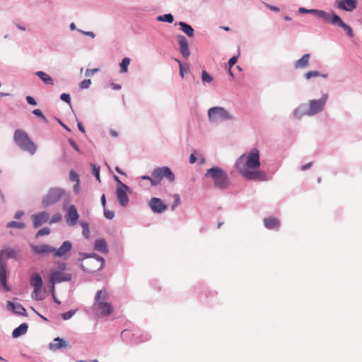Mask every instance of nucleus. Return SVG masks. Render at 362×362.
Returning <instances> with one entry per match:
<instances>
[{
  "mask_svg": "<svg viewBox=\"0 0 362 362\" xmlns=\"http://www.w3.org/2000/svg\"><path fill=\"white\" fill-rule=\"evenodd\" d=\"M260 166L259 160H238L235 167L239 173L248 180H265L264 174L257 170Z\"/></svg>",
  "mask_w": 362,
  "mask_h": 362,
  "instance_id": "nucleus-1",
  "label": "nucleus"
},
{
  "mask_svg": "<svg viewBox=\"0 0 362 362\" xmlns=\"http://www.w3.org/2000/svg\"><path fill=\"white\" fill-rule=\"evenodd\" d=\"M108 293L105 289L100 290L95 297L93 308L103 316H108L113 312V308L108 301Z\"/></svg>",
  "mask_w": 362,
  "mask_h": 362,
  "instance_id": "nucleus-2",
  "label": "nucleus"
},
{
  "mask_svg": "<svg viewBox=\"0 0 362 362\" xmlns=\"http://www.w3.org/2000/svg\"><path fill=\"white\" fill-rule=\"evenodd\" d=\"M15 144L23 151L33 155L37 151L36 144L30 139L28 134L22 129H18L13 135Z\"/></svg>",
  "mask_w": 362,
  "mask_h": 362,
  "instance_id": "nucleus-3",
  "label": "nucleus"
},
{
  "mask_svg": "<svg viewBox=\"0 0 362 362\" xmlns=\"http://www.w3.org/2000/svg\"><path fill=\"white\" fill-rule=\"evenodd\" d=\"M206 176L211 177L216 187L224 189L228 187L230 184L229 179L225 172L219 168H211L206 173Z\"/></svg>",
  "mask_w": 362,
  "mask_h": 362,
  "instance_id": "nucleus-4",
  "label": "nucleus"
},
{
  "mask_svg": "<svg viewBox=\"0 0 362 362\" xmlns=\"http://www.w3.org/2000/svg\"><path fill=\"white\" fill-rule=\"evenodd\" d=\"M103 266L104 259L95 254L86 256L81 263L83 270L87 272H95L102 269Z\"/></svg>",
  "mask_w": 362,
  "mask_h": 362,
  "instance_id": "nucleus-5",
  "label": "nucleus"
},
{
  "mask_svg": "<svg viewBox=\"0 0 362 362\" xmlns=\"http://www.w3.org/2000/svg\"><path fill=\"white\" fill-rule=\"evenodd\" d=\"M208 117L210 122L232 120L233 116L223 107L215 106L208 110Z\"/></svg>",
  "mask_w": 362,
  "mask_h": 362,
  "instance_id": "nucleus-6",
  "label": "nucleus"
},
{
  "mask_svg": "<svg viewBox=\"0 0 362 362\" xmlns=\"http://www.w3.org/2000/svg\"><path fill=\"white\" fill-rule=\"evenodd\" d=\"M59 270L54 271L50 274V281L52 284V291L54 292V284L57 283H61L63 281H69L72 278L71 273L65 272L66 264H61L59 267Z\"/></svg>",
  "mask_w": 362,
  "mask_h": 362,
  "instance_id": "nucleus-7",
  "label": "nucleus"
},
{
  "mask_svg": "<svg viewBox=\"0 0 362 362\" xmlns=\"http://www.w3.org/2000/svg\"><path fill=\"white\" fill-rule=\"evenodd\" d=\"M64 190L60 188L50 189L47 194L42 199V205L47 207L59 201L64 195Z\"/></svg>",
  "mask_w": 362,
  "mask_h": 362,
  "instance_id": "nucleus-8",
  "label": "nucleus"
},
{
  "mask_svg": "<svg viewBox=\"0 0 362 362\" xmlns=\"http://www.w3.org/2000/svg\"><path fill=\"white\" fill-rule=\"evenodd\" d=\"M328 94L324 93L321 98L317 100H310L309 102V116L315 115L319 112H321L324 108L326 102L328 100Z\"/></svg>",
  "mask_w": 362,
  "mask_h": 362,
  "instance_id": "nucleus-9",
  "label": "nucleus"
},
{
  "mask_svg": "<svg viewBox=\"0 0 362 362\" xmlns=\"http://www.w3.org/2000/svg\"><path fill=\"white\" fill-rule=\"evenodd\" d=\"M129 189V187L126 185L120 182V185H118L116 189L117 199L119 204L122 206L127 205L129 202V197L127 192Z\"/></svg>",
  "mask_w": 362,
  "mask_h": 362,
  "instance_id": "nucleus-10",
  "label": "nucleus"
},
{
  "mask_svg": "<svg viewBox=\"0 0 362 362\" xmlns=\"http://www.w3.org/2000/svg\"><path fill=\"white\" fill-rule=\"evenodd\" d=\"M152 175L158 180H161L163 177H166L170 182L175 180V175L168 167L159 168L154 170Z\"/></svg>",
  "mask_w": 362,
  "mask_h": 362,
  "instance_id": "nucleus-11",
  "label": "nucleus"
},
{
  "mask_svg": "<svg viewBox=\"0 0 362 362\" xmlns=\"http://www.w3.org/2000/svg\"><path fill=\"white\" fill-rule=\"evenodd\" d=\"M176 38L179 45L180 52L182 54V57L184 59H187L191 53L187 39L182 35H177Z\"/></svg>",
  "mask_w": 362,
  "mask_h": 362,
  "instance_id": "nucleus-12",
  "label": "nucleus"
},
{
  "mask_svg": "<svg viewBox=\"0 0 362 362\" xmlns=\"http://www.w3.org/2000/svg\"><path fill=\"white\" fill-rule=\"evenodd\" d=\"M314 15L322 19L325 23L332 25L337 14L334 11H331L329 13L320 9L315 8Z\"/></svg>",
  "mask_w": 362,
  "mask_h": 362,
  "instance_id": "nucleus-13",
  "label": "nucleus"
},
{
  "mask_svg": "<svg viewBox=\"0 0 362 362\" xmlns=\"http://www.w3.org/2000/svg\"><path fill=\"white\" fill-rule=\"evenodd\" d=\"M79 215L74 205H70L65 216L66 221L69 226H75L78 219Z\"/></svg>",
  "mask_w": 362,
  "mask_h": 362,
  "instance_id": "nucleus-14",
  "label": "nucleus"
},
{
  "mask_svg": "<svg viewBox=\"0 0 362 362\" xmlns=\"http://www.w3.org/2000/svg\"><path fill=\"white\" fill-rule=\"evenodd\" d=\"M31 219L35 228L40 227L49 219V214L46 211L40 212L32 215Z\"/></svg>",
  "mask_w": 362,
  "mask_h": 362,
  "instance_id": "nucleus-15",
  "label": "nucleus"
},
{
  "mask_svg": "<svg viewBox=\"0 0 362 362\" xmlns=\"http://www.w3.org/2000/svg\"><path fill=\"white\" fill-rule=\"evenodd\" d=\"M149 206L154 213L158 214H161L168 209V206L160 199L156 197H153L150 200Z\"/></svg>",
  "mask_w": 362,
  "mask_h": 362,
  "instance_id": "nucleus-16",
  "label": "nucleus"
},
{
  "mask_svg": "<svg viewBox=\"0 0 362 362\" xmlns=\"http://www.w3.org/2000/svg\"><path fill=\"white\" fill-rule=\"evenodd\" d=\"M358 5L357 0H337V6L342 11L351 12L354 11Z\"/></svg>",
  "mask_w": 362,
  "mask_h": 362,
  "instance_id": "nucleus-17",
  "label": "nucleus"
},
{
  "mask_svg": "<svg viewBox=\"0 0 362 362\" xmlns=\"http://www.w3.org/2000/svg\"><path fill=\"white\" fill-rule=\"evenodd\" d=\"M332 25L342 28L349 37H354V34L353 29L350 27V25L345 23L338 14H337Z\"/></svg>",
  "mask_w": 362,
  "mask_h": 362,
  "instance_id": "nucleus-18",
  "label": "nucleus"
},
{
  "mask_svg": "<svg viewBox=\"0 0 362 362\" xmlns=\"http://www.w3.org/2000/svg\"><path fill=\"white\" fill-rule=\"evenodd\" d=\"M30 247L32 251L37 255H46L52 253L54 251V248L48 245H31Z\"/></svg>",
  "mask_w": 362,
  "mask_h": 362,
  "instance_id": "nucleus-19",
  "label": "nucleus"
},
{
  "mask_svg": "<svg viewBox=\"0 0 362 362\" xmlns=\"http://www.w3.org/2000/svg\"><path fill=\"white\" fill-rule=\"evenodd\" d=\"M71 247L72 245L70 242L65 241L59 249L54 248V251L52 253L54 254V257H64L66 253L71 250Z\"/></svg>",
  "mask_w": 362,
  "mask_h": 362,
  "instance_id": "nucleus-20",
  "label": "nucleus"
},
{
  "mask_svg": "<svg viewBox=\"0 0 362 362\" xmlns=\"http://www.w3.org/2000/svg\"><path fill=\"white\" fill-rule=\"evenodd\" d=\"M0 286H2L6 291L8 290L6 284V264L1 259H0Z\"/></svg>",
  "mask_w": 362,
  "mask_h": 362,
  "instance_id": "nucleus-21",
  "label": "nucleus"
},
{
  "mask_svg": "<svg viewBox=\"0 0 362 362\" xmlns=\"http://www.w3.org/2000/svg\"><path fill=\"white\" fill-rule=\"evenodd\" d=\"M7 306H8V310H12L13 312H14L16 314L21 315L23 316H27L26 310L23 307L22 305H21L19 303L15 304L11 301H8Z\"/></svg>",
  "mask_w": 362,
  "mask_h": 362,
  "instance_id": "nucleus-22",
  "label": "nucleus"
},
{
  "mask_svg": "<svg viewBox=\"0 0 362 362\" xmlns=\"http://www.w3.org/2000/svg\"><path fill=\"white\" fill-rule=\"evenodd\" d=\"M293 117L297 119H300L305 115H309V110L307 105L305 103L300 104L293 112Z\"/></svg>",
  "mask_w": 362,
  "mask_h": 362,
  "instance_id": "nucleus-23",
  "label": "nucleus"
},
{
  "mask_svg": "<svg viewBox=\"0 0 362 362\" xmlns=\"http://www.w3.org/2000/svg\"><path fill=\"white\" fill-rule=\"evenodd\" d=\"M177 25L180 26V30L185 33L189 37H193L194 36V30L189 23L180 21L177 23Z\"/></svg>",
  "mask_w": 362,
  "mask_h": 362,
  "instance_id": "nucleus-24",
  "label": "nucleus"
},
{
  "mask_svg": "<svg viewBox=\"0 0 362 362\" xmlns=\"http://www.w3.org/2000/svg\"><path fill=\"white\" fill-rule=\"evenodd\" d=\"M94 249L102 253H107V243L104 238H98L95 240L94 243Z\"/></svg>",
  "mask_w": 362,
  "mask_h": 362,
  "instance_id": "nucleus-25",
  "label": "nucleus"
},
{
  "mask_svg": "<svg viewBox=\"0 0 362 362\" xmlns=\"http://www.w3.org/2000/svg\"><path fill=\"white\" fill-rule=\"evenodd\" d=\"M310 54H304L299 59L295 62V69H303L308 66L309 64V59L310 58Z\"/></svg>",
  "mask_w": 362,
  "mask_h": 362,
  "instance_id": "nucleus-26",
  "label": "nucleus"
},
{
  "mask_svg": "<svg viewBox=\"0 0 362 362\" xmlns=\"http://www.w3.org/2000/svg\"><path fill=\"white\" fill-rule=\"evenodd\" d=\"M42 279L40 275L37 273L32 274L30 278V284L36 290H40L42 286Z\"/></svg>",
  "mask_w": 362,
  "mask_h": 362,
  "instance_id": "nucleus-27",
  "label": "nucleus"
},
{
  "mask_svg": "<svg viewBox=\"0 0 362 362\" xmlns=\"http://www.w3.org/2000/svg\"><path fill=\"white\" fill-rule=\"evenodd\" d=\"M264 224L268 229H276L279 228L280 222L276 218L269 217L264 219Z\"/></svg>",
  "mask_w": 362,
  "mask_h": 362,
  "instance_id": "nucleus-28",
  "label": "nucleus"
},
{
  "mask_svg": "<svg viewBox=\"0 0 362 362\" xmlns=\"http://www.w3.org/2000/svg\"><path fill=\"white\" fill-rule=\"evenodd\" d=\"M36 76L46 85H54V80L47 73L42 71H38L35 73Z\"/></svg>",
  "mask_w": 362,
  "mask_h": 362,
  "instance_id": "nucleus-29",
  "label": "nucleus"
},
{
  "mask_svg": "<svg viewBox=\"0 0 362 362\" xmlns=\"http://www.w3.org/2000/svg\"><path fill=\"white\" fill-rule=\"evenodd\" d=\"M54 341L56 342L54 344L50 343L49 344V348L51 350H57L62 348H64L67 346L66 342L62 338L57 337L54 339Z\"/></svg>",
  "mask_w": 362,
  "mask_h": 362,
  "instance_id": "nucleus-30",
  "label": "nucleus"
},
{
  "mask_svg": "<svg viewBox=\"0 0 362 362\" xmlns=\"http://www.w3.org/2000/svg\"><path fill=\"white\" fill-rule=\"evenodd\" d=\"M18 255V252L13 248H6L1 252L0 259L4 261V257L15 258Z\"/></svg>",
  "mask_w": 362,
  "mask_h": 362,
  "instance_id": "nucleus-31",
  "label": "nucleus"
},
{
  "mask_svg": "<svg viewBox=\"0 0 362 362\" xmlns=\"http://www.w3.org/2000/svg\"><path fill=\"white\" fill-rule=\"evenodd\" d=\"M28 326L26 323H22L17 328L14 329L12 332V336L14 338H17L27 332Z\"/></svg>",
  "mask_w": 362,
  "mask_h": 362,
  "instance_id": "nucleus-32",
  "label": "nucleus"
},
{
  "mask_svg": "<svg viewBox=\"0 0 362 362\" xmlns=\"http://www.w3.org/2000/svg\"><path fill=\"white\" fill-rule=\"evenodd\" d=\"M238 158H259V152L257 148H253L247 153H243Z\"/></svg>",
  "mask_w": 362,
  "mask_h": 362,
  "instance_id": "nucleus-33",
  "label": "nucleus"
},
{
  "mask_svg": "<svg viewBox=\"0 0 362 362\" xmlns=\"http://www.w3.org/2000/svg\"><path fill=\"white\" fill-rule=\"evenodd\" d=\"M175 60L179 64V74L182 78H184L185 73H189L190 71L189 66L188 64L182 63L180 60L177 59H175Z\"/></svg>",
  "mask_w": 362,
  "mask_h": 362,
  "instance_id": "nucleus-34",
  "label": "nucleus"
},
{
  "mask_svg": "<svg viewBox=\"0 0 362 362\" xmlns=\"http://www.w3.org/2000/svg\"><path fill=\"white\" fill-rule=\"evenodd\" d=\"M317 76H320L323 78H327L328 77V74L321 73L319 71H310L305 73L304 75V77L307 80H309L313 77H317Z\"/></svg>",
  "mask_w": 362,
  "mask_h": 362,
  "instance_id": "nucleus-35",
  "label": "nucleus"
},
{
  "mask_svg": "<svg viewBox=\"0 0 362 362\" xmlns=\"http://www.w3.org/2000/svg\"><path fill=\"white\" fill-rule=\"evenodd\" d=\"M156 21L159 22H165L168 23H173L174 21V16L172 13H166L156 17Z\"/></svg>",
  "mask_w": 362,
  "mask_h": 362,
  "instance_id": "nucleus-36",
  "label": "nucleus"
},
{
  "mask_svg": "<svg viewBox=\"0 0 362 362\" xmlns=\"http://www.w3.org/2000/svg\"><path fill=\"white\" fill-rule=\"evenodd\" d=\"M131 59L129 57H124L119 63L120 72L126 73L128 71V66L130 64Z\"/></svg>",
  "mask_w": 362,
  "mask_h": 362,
  "instance_id": "nucleus-37",
  "label": "nucleus"
},
{
  "mask_svg": "<svg viewBox=\"0 0 362 362\" xmlns=\"http://www.w3.org/2000/svg\"><path fill=\"white\" fill-rule=\"evenodd\" d=\"M202 81L205 85L206 83H210L214 81V78L211 76L206 70L202 71Z\"/></svg>",
  "mask_w": 362,
  "mask_h": 362,
  "instance_id": "nucleus-38",
  "label": "nucleus"
},
{
  "mask_svg": "<svg viewBox=\"0 0 362 362\" xmlns=\"http://www.w3.org/2000/svg\"><path fill=\"white\" fill-rule=\"evenodd\" d=\"M32 113L36 117L41 119L45 123H47L48 120L42 112L40 109H35L32 111Z\"/></svg>",
  "mask_w": 362,
  "mask_h": 362,
  "instance_id": "nucleus-39",
  "label": "nucleus"
},
{
  "mask_svg": "<svg viewBox=\"0 0 362 362\" xmlns=\"http://www.w3.org/2000/svg\"><path fill=\"white\" fill-rule=\"evenodd\" d=\"M82 228H83V235L86 238H89L90 234V230H89V225L86 222H81L80 223Z\"/></svg>",
  "mask_w": 362,
  "mask_h": 362,
  "instance_id": "nucleus-40",
  "label": "nucleus"
},
{
  "mask_svg": "<svg viewBox=\"0 0 362 362\" xmlns=\"http://www.w3.org/2000/svg\"><path fill=\"white\" fill-rule=\"evenodd\" d=\"M8 228H24L25 225L22 222H16V221H10L7 223Z\"/></svg>",
  "mask_w": 362,
  "mask_h": 362,
  "instance_id": "nucleus-41",
  "label": "nucleus"
},
{
  "mask_svg": "<svg viewBox=\"0 0 362 362\" xmlns=\"http://www.w3.org/2000/svg\"><path fill=\"white\" fill-rule=\"evenodd\" d=\"M69 179L71 182H80L79 176L74 170H71L69 173Z\"/></svg>",
  "mask_w": 362,
  "mask_h": 362,
  "instance_id": "nucleus-42",
  "label": "nucleus"
},
{
  "mask_svg": "<svg viewBox=\"0 0 362 362\" xmlns=\"http://www.w3.org/2000/svg\"><path fill=\"white\" fill-rule=\"evenodd\" d=\"M91 167H92V171H93V175L96 177L98 181L99 182H100L101 180H100V167H97L94 164H92Z\"/></svg>",
  "mask_w": 362,
  "mask_h": 362,
  "instance_id": "nucleus-43",
  "label": "nucleus"
},
{
  "mask_svg": "<svg viewBox=\"0 0 362 362\" xmlns=\"http://www.w3.org/2000/svg\"><path fill=\"white\" fill-rule=\"evenodd\" d=\"M91 85V80L90 79H84L79 83V88L81 89H87Z\"/></svg>",
  "mask_w": 362,
  "mask_h": 362,
  "instance_id": "nucleus-44",
  "label": "nucleus"
},
{
  "mask_svg": "<svg viewBox=\"0 0 362 362\" xmlns=\"http://www.w3.org/2000/svg\"><path fill=\"white\" fill-rule=\"evenodd\" d=\"M60 99L65 102L66 103L69 104V105H71V95L69 93H63L60 95Z\"/></svg>",
  "mask_w": 362,
  "mask_h": 362,
  "instance_id": "nucleus-45",
  "label": "nucleus"
},
{
  "mask_svg": "<svg viewBox=\"0 0 362 362\" xmlns=\"http://www.w3.org/2000/svg\"><path fill=\"white\" fill-rule=\"evenodd\" d=\"M49 233H50L49 228H44L40 229V230H38V232L36 233L35 237L38 238L40 236L47 235L49 234Z\"/></svg>",
  "mask_w": 362,
  "mask_h": 362,
  "instance_id": "nucleus-46",
  "label": "nucleus"
},
{
  "mask_svg": "<svg viewBox=\"0 0 362 362\" xmlns=\"http://www.w3.org/2000/svg\"><path fill=\"white\" fill-rule=\"evenodd\" d=\"M313 11H315V8L308 9V8H304V7H300L298 8V12L300 13H301V14L309 13V14L314 15V12Z\"/></svg>",
  "mask_w": 362,
  "mask_h": 362,
  "instance_id": "nucleus-47",
  "label": "nucleus"
},
{
  "mask_svg": "<svg viewBox=\"0 0 362 362\" xmlns=\"http://www.w3.org/2000/svg\"><path fill=\"white\" fill-rule=\"evenodd\" d=\"M62 219V216L60 214H56L54 215L50 219H49V223L50 224L59 222Z\"/></svg>",
  "mask_w": 362,
  "mask_h": 362,
  "instance_id": "nucleus-48",
  "label": "nucleus"
},
{
  "mask_svg": "<svg viewBox=\"0 0 362 362\" xmlns=\"http://www.w3.org/2000/svg\"><path fill=\"white\" fill-rule=\"evenodd\" d=\"M77 31L78 33H80L81 34H82L85 36H88L91 38H94L95 37V34L92 31H84L81 29H77Z\"/></svg>",
  "mask_w": 362,
  "mask_h": 362,
  "instance_id": "nucleus-49",
  "label": "nucleus"
},
{
  "mask_svg": "<svg viewBox=\"0 0 362 362\" xmlns=\"http://www.w3.org/2000/svg\"><path fill=\"white\" fill-rule=\"evenodd\" d=\"M68 141H69V144H70V146L71 147H73V148L75 151L78 152L80 154L81 153V151H80V148H79V146L77 145V144L72 139H69Z\"/></svg>",
  "mask_w": 362,
  "mask_h": 362,
  "instance_id": "nucleus-50",
  "label": "nucleus"
},
{
  "mask_svg": "<svg viewBox=\"0 0 362 362\" xmlns=\"http://www.w3.org/2000/svg\"><path fill=\"white\" fill-rule=\"evenodd\" d=\"M238 56H239V54L236 55V56H233L232 57H230L229 59L228 62V64L229 65V68H231L236 64V62L238 61Z\"/></svg>",
  "mask_w": 362,
  "mask_h": 362,
  "instance_id": "nucleus-51",
  "label": "nucleus"
},
{
  "mask_svg": "<svg viewBox=\"0 0 362 362\" xmlns=\"http://www.w3.org/2000/svg\"><path fill=\"white\" fill-rule=\"evenodd\" d=\"M25 99L27 103L30 105L35 106L37 104L36 100L33 96L28 95Z\"/></svg>",
  "mask_w": 362,
  "mask_h": 362,
  "instance_id": "nucleus-52",
  "label": "nucleus"
},
{
  "mask_svg": "<svg viewBox=\"0 0 362 362\" xmlns=\"http://www.w3.org/2000/svg\"><path fill=\"white\" fill-rule=\"evenodd\" d=\"M40 290H36V288H34V290L32 293L33 298H34L37 300H42V298L41 296H40Z\"/></svg>",
  "mask_w": 362,
  "mask_h": 362,
  "instance_id": "nucleus-53",
  "label": "nucleus"
},
{
  "mask_svg": "<svg viewBox=\"0 0 362 362\" xmlns=\"http://www.w3.org/2000/svg\"><path fill=\"white\" fill-rule=\"evenodd\" d=\"M74 311L69 310V311L64 313L62 314V318L64 320H67L70 319L74 315Z\"/></svg>",
  "mask_w": 362,
  "mask_h": 362,
  "instance_id": "nucleus-54",
  "label": "nucleus"
},
{
  "mask_svg": "<svg viewBox=\"0 0 362 362\" xmlns=\"http://www.w3.org/2000/svg\"><path fill=\"white\" fill-rule=\"evenodd\" d=\"M104 215H105V218H107L108 219H112L114 217L115 214L113 211L107 210L105 208L104 209Z\"/></svg>",
  "mask_w": 362,
  "mask_h": 362,
  "instance_id": "nucleus-55",
  "label": "nucleus"
},
{
  "mask_svg": "<svg viewBox=\"0 0 362 362\" xmlns=\"http://www.w3.org/2000/svg\"><path fill=\"white\" fill-rule=\"evenodd\" d=\"M175 201L171 208L173 210L175 209L180 204V197L177 194L174 195Z\"/></svg>",
  "mask_w": 362,
  "mask_h": 362,
  "instance_id": "nucleus-56",
  "label": "nucleus"
},
{
  "mask_svg": "<svg viewBox=\"0 0 362 362\" xmlns=\"http://www.w3.org/2000/svg\"><path fill=\"white\" fill-rule=\"evenodd\" d=\"M76 122H77V127H78V130L84 134L86 132V129H85V127L83 125L82 122L81 121H79L78 119H76Z\"/></svg>",
  "mask_w": 362,
  "mask_h": 362,
  "instance_id": "nucleus-57",
  "label": "nucleus"
},
{
  "mask_svg": "<svg viewBox=\"0 0 362 362\" xmlns=\"http://www.w3.org/2000/svg\"><path fill=\"white\" fill-rule=\"evenodd\" d=\"M265 6L269 8L271 11L279 12L280 11V8L277 6L269 5L268 4L264 3Z\"/></svg>",
  "mask_w": 362,
  "mask_h": 362,
  "instance_id": "nucleus-58",
  "label": "nucleus"
},
{
  "mask_svg": "<svg viewBox=\"0 0 362 362\" xmlns=\"http://www.w3.org/2000/svg\"><path fill=\"white\" fill-rule=\"evenodd\" d=\"M57 121L67 132H71V129L67 125H66L60 119H57Z\"/></svg>",
  "mask_w": 362,
  "mask_h": 362,
  "instance_id": "nucleus-59",
  "label": "nucleus"
},
{
  "mask_svg": "<svg viewBox=\"0 0 362 362\" xmlns=\"http://www.w3.org/2000/svg\"><path fill=\"white\" fill-rule=\"evenodd\" d=\"M110 87L112 88V90H118L122 88V86L120 84L115 83H111Z\"/></svg>",
  "mask_w": 362,
  "mask_h": 362,
  "instance_id": "nucleus-60",
  "label": "nucleus"
},
{
  "mask_svg": "<svg viewBox=\"0 0 362 362\" xmlns=\"http://www.w3.org/2000/svg\"><path fill=\"white\" fill-rule=\"evenodd\" d=\"M98 71V68H96V69H86V76L93 75V74H94L95 72H97Z\"/></svg>",
  "mask_w": 362,
  "mask_h": 362,
  "instance_id": "nucleus-61",
  "label": "nucleus"
},
{
  "mask_svg": "<svg viewBox=\"0 0 362 362\" xmlns=\"http://www.w3.org/2000/svg\"><path fill=\"white\" fill-rule=\"evenodd\" d=\"M23 214H24L23 211H18L16 213L14 218L16 219H18V218H21L23 216Z\"/></svg>",
  "mask_w": 362,
  "mask_h": 362,
  "instance_id": "nucleus-62",
  "label": "nucleus"
},
{
  "mask_svg": "<svg viewBox=\"0 0 362 362\" xmlns=\"http://www.w3.org/2000/svg\"><path fill=\"white\" fill-rule=\"evenodd\" d=\"M79 185H80V182H76V184L74 186V191L76 194L79 193Z\"/></svg>",
  "mask_w": 362,
  "mask_h": 362,
  "instance_id": "nucleus-63",
  "label": "nucleus"
},
{
  "mask_svg": "<svg viewBox=\"0 0 362 362\" xmlns=\"http://www.w3.org/2000/svg\"><path fill=\"white\" fill-rule=\"evenodd\" d=\"M149 180L151 181V185L153 186L156 185L160 181V180H158L157 179H155L154 177L151 178Z\"/></svg>",
  "mask_w": 362,
  "mask_h": 362,
  "instance_id": "nucleus-64",
  "label": "nucleus"
}]
</instances>
